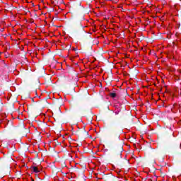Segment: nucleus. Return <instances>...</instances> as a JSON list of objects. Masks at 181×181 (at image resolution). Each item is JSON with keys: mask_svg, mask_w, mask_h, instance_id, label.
I'll return each instance as SVG.
<instances>
[{"mask_svg": "<svg viewBox=\"0 0 181 181\" xmlns=\"http://www.w3.org/2000/svg\"><path fill=\"white\" fill-rule=\"evenodd\" d=\"M180 148H181V144H180Z\"/></svg>", "mask_w": 181, "mask_h": 181, "instance_id": "4", "label": "nucleus"}, {"mask_svg": "<svg viewBox=\"0 0 181 181\" xmlns=\"http://www.w3.org/2000/svg\"><path fill=\"white\" fill-rule=\"evenodd\" d=\"M32 170L33 172H35V173H40V170H39V168H37V167H36V166H33Z\"/></svg>", "mask_w": 181, "mask_h": 181, "instance_id": "2", "label": "nucleus"}, {"mask_svg": "<svg viewBox=\"0 0 181 181\" xmlns=\"http://www.w3.org/2000/svg\"><path fill=\"white\" fill-rule=\"evenodd\" d=\"M110 97H111L112 98H115V97H117V93H110Z\"/></svg>", "mask_w": 181, "mask_h": 181, "instance_id": "3", "label": "nucleus"}, {"mask_svg": "<svg viewBox=\"0 0 181 181\" xmlns=\"http://www.w3.org/2000/svg\"><path fill=\"white\" fill-rule=\"evenodd\" d=\"M121 111V106L118 105H115V110L114 112L115 115H118Z\"/></svg>", "mask_w": 181, "mask_h": 181, "instance_id": "1", "label": "nucleus"}]
</instances>
